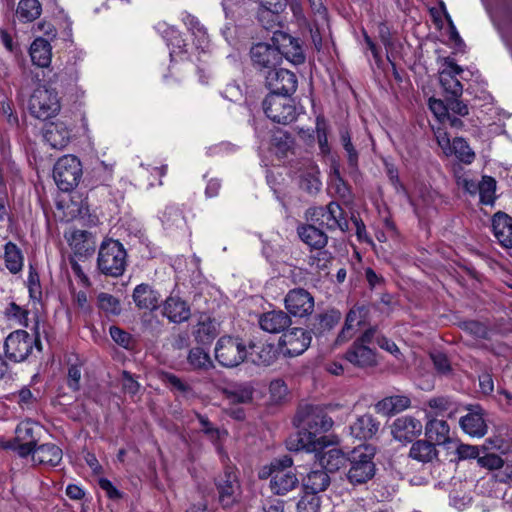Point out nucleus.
I'll return each instance as SVG.
<instances>
[{"instance_id":"f257e3e1","label":"nucleus","mask_w":512,"mask_h":512,"mask_svg":"<svg viewBox=\"0 0 512 512\" xmlns=\"http://www.w3.org/2000/svg\"><path fill=\"white\" fill-rule=\"evenodd\" d=\"M294 421L298 432L287 441V448L290 451L318 452L331 444L328 437L323 434L332 428L333 420L321 407H299Z\"/></svg>"},{"instance_id":"f03ea898","label":"nucleus","mask_w":512,"mask_h":512,"mask_svg":"<svg viewBox=\"0 0 512 512\" xmlns=\"http://www.w3.org/2000/svg\"><path fill=\"white\" fill-rule=\"evenodd\" d=\"M127 265V252L122 243L114 239L104 240L98 251L97 267L106 276L120 277Z\"/></svg>"},{"instance_id":"7ed1b4c3","label":"nucleus","mask_w":512,"mask_h":512,"mask_svg":"<svg viewBox=\"0 0 512 512\" xmlns=\"http://www.w3.org/2000/svg\"><path fill=\"white\" fill-rule=\"evenodd\" d=\"M38 326L39 323L37 322L34 329V338H32L25 330L13 331L6 337L4 342V352L9 360L19 363L29 357L34 347L38 351L42 350Z\"/></svg>"},{"instance_id":"20e7f679","label":"nucleus","mask_w":512,"mask_h":512,"mask_svg":"<svg viewBox=\"0 0 512 512\" xmlns=\"http://www.w3.org/2000/svg\"><path fill=\"white\" fill-rule=\"evenodd\" d=\"M376 449L372 445H360L351 453L350 469L347 478L352 484H363L370 480L375 474L373 458Z\"/></svg>"},{"instance_id":"39448f33","label":"nucleus","mask_w":512,"mask_h":512,"mask_svg":"<svg viewBox=\"0 0 512 512\" xmlns=\"http://www.w3.org/2000/svg\"><path fill=\"white\" fill-rule=\"evenodd\" d=\"M215 359L223 367H237L248 359L247 345L239 337L223 336L216 343Z\"/></svg>"},{"instance_id":"423d86ee","label":"nucleus","mask_w":512,"mask_h":512,"mask_svg":"<svg viewBox=\"0 0 512 512\" xmlns=\"http://www.w3.org/2000/svg\"><path fill=\"white\" fill-rule=\"evenodd\" d=\"M82 165L73 155H65L57 160L53 168V178L63 192L75 189L82 178Z\"/></svg>"},{"instance_id":"0eeeda50","label":"nucleus","mask_w":512,"mask_h":512,"mask_svg":"<svg viewBox=\"0 0 512 512\" xmlns=\"http://www.w3.org/2000/svg\"><path fill=\"white\" fill-rule=\"evenodd\" d=\"M293 460L285 455L271 462V490L277 495H285L295 489L299 480L296 474L291 470Z\"/></svg>"},{"instance_id":"6e6552de","label":"nucleus","mask_w":512,"mask_h":512,"mask_svg":"<svg viewBox=\"0 0 512 512\" xmlns=\"http://www.w3.org/2000/svg\"><path fill=\"white\" fill-rule=\"evenodd\" d=\"M29 111L40 120H48L60 111L58 93L46 86L37 87L29 99Z\"/></svg>"},{"instance_id":"1a4fd4ad","label":"nucleus","mask_w":512,"mask_h":512,"mask_svg":"<svg viewBox=\"0 0 512 512\" xmlns=\"http://www.w3.org/2000/svg\"><path fill=\"white\" fill-rule=\"evenodd\" d=\"M215 485L218 502L223 508H231L240 501L242 491L235 468L227 466L216 479Z\"/></svg>"},{"instance_id":"9d476101","label":"nucleus","mask_w":512,"mask_h":512,"mask_svg":"<svg viewBox=\"0 0 512 512\" xmlns=\"http://www.w3.org/2000/svg\"><path fill=\"white\" fill-rule=\"evenodd\" d=\"M311 221L328 230L339 229L342 232L349 230V223L344 216V211L336 202H330L325 207H314L308 210Z\"/></svg>"},{"instance_id":"9b49d317","label":"nucleus","mask_w":512,"mask_h":512,"mask_svg":"<svg viewBox=\"0 0 512 512\" xmlns=\"http://www.w3.org/2000/svg\"><path fill=\"white\" fill-rule=\"evenodd\" d=\"M288 97L270 93L263 100V111L273 122L286 125L295 120L296 109Z\"/></svg>"},{"instance_id":"f8f14e48","label":"nucleus","mask_w":512,"mask_h":512,"mask_svg":"<svg viewBox=\"0 0 512 512\" xmlns=\"http://www.w3.org/2000/svg\"><path fill=\"white\" fill-rule=\"evenodd\" d=\"M272 42L280 52L281 58L285 57L294 65H300L305 62L306 56L298 38L292 37L286 32L276 30L273 32Z\"/></svg>"},{"instance_id":"ddd939ff","label":"nucleus","mask_w":512,"mask_h":512,"mask_svg":"<svg viewBox=\"0 0 512 512\" xmlns=\"http://www.w3.org/2000/svg\"><path fill=\"white\" fill-rule=\"evenodd\" d=\"M264 77L266 87L273 94L290 96L297 89V77L287 69L276 67L271 71H267Z\"/></svg>"},{"instance_id":"4468645a","label":"nucleus","mask_w":512,"mask_h":512,"mask_svg":"<svg viewBox=\"0 0 512 512\" xmlns=\"http://www.w3.org/2000/svg\"><path fill=\"white\" fill-rule=\"evenodd\" d=\"M251 61L255 69L265 76L281 63L280 52L276 46L266 43H257L250 50Z\"/></svg>"},{"instance_id":"2eb2a0df","label":"nucleus","mask_w":512,"mask_h":512,"mask_svg":"<svg viewBox=\"0 0 512 512\" xmlns=\"http://www.w3.org/2000/svg\"><path fill=\"white\" fill-rule=\"evenodd\" d=\"M462 72L463 68L453 58L445 57L442 59L439 81L446 96H462L463 85L457 79V75Z\"/></svg>"},{"instance_id":"dca6fc26","label":"nucleus","mask_w":512,"mask_h":512,"mask_svg":"<svg viewBox=\"0 0 512 512\" xmlns=\"http://www.w3.org/2000/svg\"><path fill=\"white\" fill-rule=\"evenodd\" d=\"M284 305L289 315L306 317L314 310V297L303 288H294L286 294Z\"/></svg>"},{"instance_id":"f3484780","label":"nucleus","mask_w":512,"mask_h":512,"mask_svg":"<svg viewBox=\"0 0 512 512\" xmlns=\"http://www.w3.org/2000/svg\"><path fill=\"white\" fill-rule=\"evenodd\" d=\"M311 343V335L303 328H292L282 334L279 344L285 355L295 357L307 350Z\"/></svg>"},{"instance_id":"a211bd4d","label":"nucleus","mask_w":512,"mask_h":512,"mask_svg":"<svg viewBox=\"0 0 512 512\" xmlns=\"http://www.w3.org/2000/svg\"><path fill=\"white\" fill-rule=\"evenodd\" d=\"M390 428L393 438L402 443L412 442L423 430L421 421L410 415L396 418Z\"/></svg>"},{"instance_id":"6ab92c4d","label":"nucleus","mask_w":512,"mask_h":512,"mask_svg":"<svg viewBox=\"0 0 512 512\" xmlns=\"http://www.w3.org/2000/svg\"><path fill=\"white\" fill-rule=\"evenodd\" d=\"M258 323L263 331L278 334L288 328L292 321L287 312L283 310H271L260 314Z\"/></svg>"},{"instance_id":"aec40b11","label":"nucleus","mask_w":512,"mask_h":512,"mask_svg":"<svg viewBox=\"0 0 512 512\" xmlns=\"http://www.w3.org/2000/svg\"><path fill=\"white\" fill-rule=\"evenodd\" d=\"M345 359L359 368L373 367L377 364L375 352L360 342H354L345 353Z\"/></svg>"},{"instance_id":"412c9836","label":"nucleus","mask_w":512,"mask_h":512,"mask_svg":"<svg viewBox=\"0 0 512 512\" xmlns=\"http://www.w3.org/2000/svg\"><path fill=\"white\" fill-rule=\"evenodd\" d=\"M132 298L140 310L154 311L159 307L160 295L149 284L137 285L133 290Z\"/></svg>"},{"instance_id":"4be33fe9","label":"nucleus","mask_w":512,"mask_h":512,"mask_svg":"<svg viewBox=\"0 0 512 512\" xmlns=\"http://www.w3.org/2000/svg\"><path fill=\"white\" fill-rule=\"evenodd\" d=\"M325 449L326 448L318 452H313L320 467L324 468L329 473H333L346 465L349 459L342 450L338 448Z\"/></svg>"},{"instance_id":"5701e85b","label":"nucleus","mask_w":512,"mask_h":512,"mask_svg":"<svg viewBox=\"0 0 512 512\" xmlns=\"http://www.w3.org/2000/svg\"><path fill=\"white\" fill-rule=\"evenodd\" d=\"M45 141L55 149L65 148L71 139V131L64 122L50 123L44 131Z\"/></svg>"},{"instance_id":"b1692460","label":"nucleus","mask_w":512,"mask_h":512,"mask_svg":"<svg viewBox=\"0 0 512 512\" xmlns=\"http://www.w3.org/2000/svg\"><path fill=\"white\" fill-rule=\"evenodd\" d=\"M163 315L173 323H183L191 316L188 304L177 296L168 297L163 305Z\"/></svg>"},{"instance_id":"393cba45","label":"nucleus","mask_w":512,"mask_h":512,"mask_svg":"<svg viewBox=\"0 0 512 512\" xmlns=\"http://www.w3.org/2000/svg\"><path fill=\"white\" fill-rule=\"evenodd\" d=\"M428 421L425 425V436L435 445H445L450 442V427L443 419H437L427 414Z\"/></svg>"},{"instance_id":"a878e982","label":"nucleus","mask_w":512,"mask_h":512,"mask_svg":"<svg viewBox=\"0 0 512 512\" xmlns=\"http://www.w3.org/2000/svg\"><path fill=\"white\" fill-rule=\"evenodd\" d=\"M493 233L505 248H512V217L504 212H497L492 218Z\"/></svg>"},{"instance_id":"bb28decb","label":"nucleus","mask_w":512,"mask_h":512,"mask_svg":"<svg viewBox=\"0 0 512 512\" xmlns=\"http://www.w3.org/2000/svg\"><path fill=\"white\" fill-rule=\"evenodd\" d=\"M379 426L380 423L371 414H364L356 419L350 430L353 437L367 440L377 434Z\"/></svg>"},{"instance_id":"cd10ccee","label":"nucleus","mask_w":512,"mask_h":512,"mask_svg":"<svg viewBox=\"0 0 512 512\" xmlns=\"http://www.w3.org/2000/svg\"><path fill=\"white\" fill-rule=\"evenodd\" d=\"M297 233L300 239L312 249H324L327 245L328 236L315 225L303 224L297 228Z\"/></svg>"},{"instance_id":"c85d7f7f","label":"nucleus","mask_w":512,"mask_h":512,"mask_svg":"<svg viewBox=\"0 0 512 512\" xmlns=\"http://www.w3.org/2000/svg\"><path fill=\"white\" fill-rule=\"evenodd\" d=\"M248 348V359L256 365L268 366L276 359V351L273 344L251 342Z\"/></svg>"},{"instance_id":"c756f323","label":"nucleus","mask_w":512,"mask_h":512,"mask_svg":"<svg viewBox=\"0 0 512 512\" xmlns=\"http://www.w3.org/2000/svg\"><path fill=\"white\" fill-rule=\"evenodd\" d=\"M328 473L329 472L322 467L319 469H312L303 479V487L306 492L317 494L325 491L331 483Z\"/></svg>"},{"instance_id":"7c9ffc66","label":"nucleus","mask_w":512,"mask_h":512,"mask_svg":"<svg viewBox=\"0 0 512 512\" xmlns=\"http://www.w3.org/2000/svg\"><path fill=\"white\" fill-rule=\"evenodd\" d=\"M30 57L34 65L46 68L51 63L52 47L48 40L39 37L36 38L30 46Z\"/></svg>"},{"instance_id":"2f4dec72","label":"nucleus","mask_w":512,"mask_h":512,"mask_svg":"<svg viewBox=\"0 0 512 512\" xmlns=\"http://www.w3.org/2000/svg\"><path fill=\"white\" fill-rule=\"evenodd\" d=\"M63 457L62 450L53 443L38 446L33 453V462L37 464L57 466Z\"/></svg>"},{"instance_id":"473e14b6","label":"nucleus","mask_w":512,"mask_h":512,"mask_svg":"<svg viewBox=\"0 0 512 512\" xmlns=\"http://www.w3.org/2000/svg\"><path fill=\"white\" fill-rule=\"evenodd\" d=\"M436 445L430 440H416L409 451V457L421 463H430L438 458Z\"/></svg>"},{"instance_id":"72a5a7b5","label":"nucleus","mask_w":512,"mask_h":512,"mask_svg":"<svg viewBox=\"0 0 512 512\" xmlns=\"http://www.w3.org/2000/svg\"><path fill=\"white\" fill-rule=\"evenodd\" d=\"M411 404L410 398L405 395L385 397L378 401L375 408L378 413L389 416L407 409Z\"/></svg>"},{"instance_id":"f704fd0d","label":"nucleus","mask_w":512,"mask_h":512,"mask_svg":"<svg viewBox=\"0 0 512 512\" xmlns=\"http://www.w3.org/2000/svg\"><path fill=\"white\" fill-rule=\"evenodd\" d=\"M459 423L463 431L472 437L480 438L487 433V425L481 413H468L460 418Z\"/></svg>"},{"instance_id":"c9c22d12","label":"nucleus","mask_w":512,"mask_h":512,"mask_svg":"<svg viewBox=\"0 0 512 512\" xmlns=\"http://www.w3.org/2000/svg\"><path fill=\"white\" fill-rule=\"evenodd\" d=\"M193 335L200 344H209L218 335L217 324L215 320L207 316H202L194 328Z\"/></svg>"},{"instance_id":"e433bc0d","label":"nucleus","mask_w":512,"mask_h":512,"mask_svg":"<svg viewBox=\"0 0 512 512\" xmlns=\"http://www.w3.org/2000/svg\"><path fill=\"white\" fill-rule=\"evenodd\" d=\"M319 174L318 167L309 161L307 169L300 175V187L309 194L317 193L322 185Z\"/></svg>"},{"instance_id":"4c0bfd02","label":"nucleus","mask_w":512,"mask_h":512,"mask_svg":"<svg viewBox=\"0 0 512 512\" xmlns=\"http://www.w3.org/2000/svg\"><path fill=\"white\" fill-rule=\"evenodd\" d=\"M341 314L339 311L331 310L315 317L312 325V331L315 335H323L332 330L340 321Z\"/></svg>"},{"instance_id":"58836bf2","label":"nucleus","mask_w":512,"mask_h":512,"mask_svg":"<svg viewBox=\"0 0 512 512\" xmlns=\"http://www.w3.org/2000/svg\"><path fill=\"white\" fill-rule=\"evenodd\" d=\"M4 260L6 268L17 274L23 268L24 258L21 250L13 242H7L4 247Z\"/></svg>"},{"instance_id":"ea45409f","label":"nucleus","mask_w":512,"mask_h":512,"mask_svg":"<svg viewBox=\"0 0 512 512\" xmlns=\"http://www.w3.org/2000/svg\"><path fill=\"white\" fill-rule=\"evenodd\" d=\"M42 6L38 0H20L16 16L22 22H32L41 15Z\"/></svg>"},{"instance_id":"a19ab883","label":"nucleus","mask_w":512,"mask_h":512,"mask_svg":"<svg viewBox=\"0 0 512 512\" xmlns=\"http://www.w3.org/2000/svg\"><path fill=\"white\" fill-rule=\"evenodd\" d=\"M40 430L41 427L36 423L30 420L23 421L16 427L15 440L17 442H29L30 444H37L38 438L36 437V432Z\"/></svg>"},{"instance_id":"79ce46f5","label":"nucleus","mask_w":512,"mask_h":512,"mask_svg":"<svg viewBox=\"0 0 512 512\" xmlns=\"http://www.w3.org/2000/svg\"><path fill=\"white\" fill-rule=\"evenodd\" d=\"M452 151L456 158L464 163L471 164L475 159V153L470 148L467 141L462 137H455L452 141Z\"/></svg>"},{"instance_id":"37998d69","label":"nucleus","mask_w":512,"mask_h":512,"mask_svg":"<svg viewBox=\"0 0 512 512\" xmlns=\"http://www.w3.org/2000/svg\"><path fill=\"white\" fill-rule=\"evenodd\" d=\"M188 362L194 369L199 370H208L214 367L209 354L199 347L190 350Z\"/></svg>"},{"instance_id":"c03bdc74","label":"nucleus","mask_w":512,"mask_h":512,"mask_svg":"<svg viewBox=\"0 0 512 512\" xmlns=\"http://www.w3.org/2000/svg\"><path fill=\"white\" fill-rule=\"evenodd\" d=\"M495 191V179L490 176H483L478 189L480 202L484 205H492L495 201Z\"/></svg>"},{"instance_id":"a18cd8bd","label":"nucleus","mask_w":512,"mask_h":512,"mask_svg":"<svg viewBox=\"0 0 512 512\" xmlns=\"http://www.w3.org/2000/svg\"><path fill=\"white\" fill-rule=\"evenodd\" d=\"M262 10L259 18L263 21L266 17H274L283 12L287 6V0H263L261 2Z\"/></svg>"},{"instance_id":"49530a36","label":"nucleus","mask_w":512,"mask_h":512,"mask_svg":"<svg viewBox=\"0 0 512 512\" xmlns=\"http://www.w3.org/2000/svg\"><path fill=\"white\" fill-rule=\"evenodd\" d=\"M228 397L233 403H248L252 400L253 389L248 384L236 385L228 391Z\"/></svg>"},{"instance_id":"de8ad7c7","label":"nucleus","mask_w":512,"mask_h":512,"mask_svg":"<svg viewBox=\"0 0 512 512\" xmlns=\"http://www.w3.org/2000/svg\"><path fill=\"white\" fill-rule=\"evenodd\" d=\"M368 312L369 309L366 306H354L348 312L345 319V324L355 330L356 327L365 323Z\"/></svg>"},{"instance_id":"09e8293b","label":"nucleus","mask_w":512,"mask_h":512,"mask_svg":"<svg viewBox=\"0 0 512 512\" xmlns=\"http://www.w3.org/2000/svg\"><path fill=\"white\" fill-rule=\"evenodd\" d=\"M98 305L101 310L108 314L119 315L121 312L120 301L108 293L98 295Z\"/></svg>"},{"instance_id":"8fccbe9b","label":"nucleus","mask_w":512,"mask_h":512,"mask_svg":"<svg viewBox=\"0 0 512 512\" xmlns=\"http://www.w3.org/2000/svg\"><path fill=\"white\" fill-rule=\"evenodd\" d=\"M461 327L464 331L471 334L475 338L479 339H487L489 335L488 327L478 321L470 320L465 321L461 324Z\"/></svg>"},{"instance_id":"3c124183","label":"nucleus","mask_w":512,"mask_h":512,"mask_svg":"<svg viewBox=\"0 0 512 512\" xmlns=\"http://www.w3.org/2000/svg\"><path fill=\"white\" fill-rule=\"evenodd\" d=\"M5 315L9 319H14L19 325L27 326L28 323V311L12 302L8 305L5 310Z\"/></svg>"},{"instance_id":"603ef678","label":"nucleus","mask_w":512,"mask_h":512,"mask_svg":"<svg viewBox=\"0 0 512 512\" xmlns=\"http://www.w3.org/2000/svg\"><path fill=\"white\" fill-rule=\"evenodd\" d=\"M478 465L488 470H498L504 468V460L497 454L489 453L478 458Z\"/></svg>"},{"instance_id":"864d4df0","label":"nucleus","mask_w":512,"mask_h":512,"mask_svg":"<svg viewBox=\"0 0 512 512\" xmlns=\"http://www.w3.org/2000/svg\"><path fill=\"white\" fill-rule=\"evenodd\" d=\"M341 141H342V144H343V147H344L345 151L348 154L349 165L352 168H356L357 167V162H358V153L355 150V148H354V146H353V144L351 142V137H350V134H349L348 131H342L341 132Z\"/></svg>"},{"instance_id":"5fc2aeb1","label":"nucleus","mask_w":512,"mask_h":512,"mask_svg":"<svg viewBox=\"0 0 512 512\" xmlns=\"http://www.w3.org/2000/svg\"><path fill=\"white\" fill-rule=\"evenodd\" d=\"M456 460L463 461L467 459H477L479 458V448L478 446L469 445V444H459L455 450Z\"/></svg>"},{"instance_id":"6e6d98bb","label":"nucleus","mask_w":512,"mask_h":512,"mask_svg":"<svg viewBox=\"0 0 512 512\" xmlns=\"http://www.w3.org/2000/svg\"><path fill=\"white\" fill-rule=\"evenodd\" d=\"M272 142L281 154L286 155L293 145V138L288 133L278 132Z\"/></svg>"},{"instance_id":"4d7b16f0","label":"nucleus","mask_w":512,"mask_h":512,"mask_svg":"<svg viewBox=\"0 0 512 512\" xmlns=\"http://www.w3.org/2000/svg\"><path fill=\"white\" fill-rule=\"evenodd\" d=\"M121 384L123 392L129 394L130 396L136 395L140 389V384L138 381L130 372L126 370L122 372Z\"/></svg>"},{"instance_id":"13d9d810","label":"nucleus","mask_w":512,"mask_h":512,"mask_svg":"<svg viewBox=\"0 0 512 512\" xmlns=\"http://www.w3.org/2000/svg\"><path fill=\"white\" fill-rule=\"evenodd\" d=\"M435 369L442 374H447L451 371L450 362L447 356L442 352H433L430 354Z\"/></svg>"},{"instance_id":"bf43d9fd","label":"nucleus","mask_w":512,"mask_h":512,"mask_svg":"<svg viewBox=\"0 0 512 512\" xmlns=\"http://www.w3.org/2000/svg\"><path fill=\"white\" fill-rule=\"evenodd\" d=\"M461 96H446V101L448 103V110H451L453 113L458 114L460 116H466L469 113V109L467 104H465L462 100H460Z\"/></svg>"},{"instance_id":"052dcab7","label":"nucleus","mask_w":512,"mask_h":512,"mask_svg":"<svg viewBox=\"0 0 512 512\" xmlns=\"http://www.w3.org/2000/svg\"><path fill=\"white\" fill-rule=\"evenodd\" d=\"M332 254L327 250L320 249L317 253L310 257L311 265H315L318 269H326L332 260Z\"/></svg>"},{"instance_id":"680f3d73","label":"nucleus","mask_w":512,"mask_h":512,"mask_svg":"<svg viewBox=\"0 0 512 512\" xmlns=\"http://www.w3.org/2000/svg\"><path fill=\"white\" fill-rule=\"evenodd\" d=\"M316 133L321 152L323 154L329 153L330 149L328 146L325 123L323 120H320V118H317Z\"/></svg>"},{"instance_id":"e2e57ef3","label":"nucleus","mask_w":512,"mask_h":512,"mask_svg":"<svg viewBox=\"0 0 512 512\" xmlns=\"http://www.w3.org/2000/svg\"><path fill=\"white\" fill-rule=\"evenodd\" d=\"M429 108L440 121H444L445 117L449 114L448 103L445 104L442 100L439 99L430 98Z\"/></svg>"},{"instance_id":"0e129e2a","label":"nucleus","mask_w":512,"mask_h":512,"mask_svg":"<svg viewBox=\"0 0 512 512\" xmlns=\"http://www.w3.org/2000/svg\"><path fill=\"white\" fill-rule=\"evenodd\" d=\"M269 391L273 399L279 401L283 399L287 393V386L281 379L273 380L269 385Z\"/></svg>"},{"instance_id":"69168bd1","label":"nucleus","mask_w":512,"mask_h":512,"mask_svg":"<svg viewBox=\"0 0 512 512\" xmlns=\"http://www.w3.org/2000/svg\"><path fill=\"white\" fill-rule=\"evenodd\" d=\"M162 379L166 384L177 391L187 392L189 390V386L172 373H164Z\"/></svg>"},{"instance_id":"338daca9","label":"nucleus","mask_w":512,"mask_h":512,"mask_svg":"<svg viewBox=\"0 0 512 512\" xmlns=\"http://www.w3.org/2000/svg\"><path fill=\"white\" fill-rule=\"evenodd\" d=\"M452 403L447 397H435L428 401V406L431 409L436 410L437 414H441L447 411L451 407Z\"/></svg>"},{"instance_id":"774afa93","label":"nucleus","mask_w":512,"mask_h":512,"mask_svg":"<svg viewBox=\"0 0 512 512\" xmlns=\"http://www.w3.org/2000/svg\"><path fill=\"white\" fill-rule=\"evenodd\" d=\"M81 370L77 365H72L68 370V386L77 391L80 388Z\"/></svg>"}]
</instances>
